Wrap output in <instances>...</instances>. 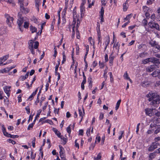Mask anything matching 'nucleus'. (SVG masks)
I'll return each mask as SVG.
<instances>
[{
  "instance_id": "5701e85b",
  "label": "nucleus",
  "mask_w": 160,
  "mask_h": 160,
  "mask_svg": "<svg viewBox=\"0 0 160 160\" xmlns=\"http://www.w3.org/2000/svg\"><path fill=\"white\" fill-rule=\"evenodd\" d=\"M2 131L3 134L5 136H7L8 135V133L6 132L5 128L3 125L2 126Z\"/></svg>"
},
{
  "instance_id": "6ab92c4d",
  "label": "nucleus",
  "mask_w": 160,
  "mask_h": 160,
  "mask_svg": "<svg viewBox=\"0 0 160 160\" xmlns=\"http://www.w3.org/2000/svg\"><path fill=\"white\" fill-rule=\"evenodd\" d=\"M123 10L124 11H126L127 10L128 8V3L126 2L125 3L123 4Z\"/></svg>"
},
{
  "instance_id": "bb28decb",
  "label": "nucleus",
  "mask_w": 160,
  "mask_h": 160,
  "mask_svg": "<svg viewBox=\"0 0 160 160\" xmlns=\"http://www.w3.org/2000/svg\"><path fill=\"white\" fill-rule=\"evenodd\" d=\"M154 147V149H156L158 148V146L159 145V143L158 142H153L152 145Z\"/></svg>"
},
{
  "instance_id": "dca6fc26",
  "label": "nucleus",
  "mask_w": 160,
  "mask_h": 160,
  "mask_svg": "<svg viewBox=\"0 0 160 160\" xmlns=\"http://www.w3.org/2000/svg\"><path fill=\"white\" fill-rule=\"evenodd\" d=\"M124 78V79L127 80H129L130 81L132 82V80L130 79L129 77L128 76V73L127 72H126L125 73H124V75H123Z\"/></svg>"
},
{
  "instance_id": "c756f323",
  "label": "nucleus",
  "mask_w": 160,
  "mask_h": 160,
  "mask_svg": "<svg viewBox=\"0 0 160 160\" xmlns=\"http://www.w3.org/2000/svg\"><path fill=\"white\" fill-rule=\"evenodd\" d=\"M24 27L25 28H28L29 27V23L27 22V19L24 22Z\"/></svg>"
},
{
  "instance_id": "7c9ffc66",
  "label": "nucleus",
  "mask_w": 160,
  "mask_h": 160,
  "mask_svg": "<svg viewBox=\"0 0 160 160\" xmlns=\"http://www.w3.org/2000/svg\"><path fill=\"white\" fill-rule=\"evenodd\" d=\"M33 45V48L34 49H37L38 48L39 46L38 42V41H36L35 42H34Z\"/></svg>"
},
{
  "instance_id": "2f4dec72",
  "label": "nucleus",
  "mask_w": 160,
  "mask_h": 160,
  "mask_svg": "<svg viewBox=\"0 0 160 160\" xmlns=\"http://www.w3.org/2000/svg\"><path fill=\"white\" fill-rule=\"evenodd\" d=\"M63 141V143L64 144H65L67 142V139L63 137L62 136H61L60 138Z\"/></svg>"
},
{
  "instance_id": "0e129e2a",
  "label": "nucleus",
  "mask_w": 160,
  "mask_h": 160,
  "mask_svg": "<svg viewBox=\"0 0 160 160\" xmlns=\"http://www.w3.org/2000/svg\"><path fill=\"white\" fill-rule=\"evenodd\" d=\"M153 63H157L159 62V59L153 57Z\"/></svg>"
},
{
  "instance_id": "6e6552de",
  "label": "nucleus",
  "mask_w": 160,
  "mask_h": 160,
  "mask_svg": "<svg viewBox=\"0 0 160 160\" xmlns=\"http://www.w3.org/2000/svg\"><path fill=\"white\" fill-rule=\"evenodd\" d=\"M152 109L150 108H146L145 109V113L147 115L151 117L153 115Z\"/></svg>"
},
{
  "instance_id": "2eb2a0df",
  "label": "nucleus",
  "mask_w": 160,
  "mask_h": 160,
  "mask_svg": "<svg viewBox=\"0 0 160 160\" xmlns=\"http://www.w3.org/2000/svg\"><path fill=\"white\" fill-rule=\"evenodd\" d=\"M34 43V41L32 40H30L28 42V48H33V44Z\"/></svg>"
},
{
  "instance_id": "f257e3e1",
  "label": "nucleus",
  "mask_w": 160,
  "mask_h": 160,
  "mask_svg": "<svg viewBox=\"0 0 160 160\" xmlns=\"http://www.w3.org/2000/svg\"><path fill=\"white\" fill-rule=\"evenodd\" d=\"M146 96L149 98L148 101L151 102L150 103V105H154L159 103V96L156 93L151 92Z\"/></svg>"
},
{
  "instance_id": "4d7b16f0",
  "label": "nucleus",
  "mask_w": 160,
  "mask_h": 160,
  "mask_svg": "<svg viewBox=\"0 0 160 160\" xmlns=\"http://www.w3.org/2000/svg\"><path fill=\"white\" fill-rule=\"evenodd\" d=\"M39 93H38L37 95L36 101L35 102V103L37 105V103L39 102Z\"/></svg>"
},
{
  "instance_id": "0eeeda50",
  "label": "nucleus",
  "mask_w": 160,
  "mask_h": 160,
  "mask_svg": "<svg viewBox=\"0 0 160 160\" xmlns=\"http://www.w3.org/2000/svg\"><path fill=\"white\" fill-rule=\"evenodd\" d=\"M11 86H6L4 87L3 89L4 92L7 94V96L9 97L10 96V92Z\"/></svg>"
},
{
  "instance_id": "680f3d73",
  "label": "nucleus",
  "mask_w": 160,
  "mask_h": 160,
  "mask_svg": "<svg viewBox=\"0 0 160 160\" xmlns=\"http://www.w3.org/2000/svg\"><path fill=\"white\" fill-rule=\"evenodd\" d=\"M95 2L94 1H93L91 3H89L88 8H90L92 7V6H93L94 5Z\"/></svg>"
},
{
  "instance_id": "bf43d9fd",
  "label": "nucleus",
  "mask_w": 160,
  "mask_h": 160,
  "mask_svg": "<svg viewBox=\"0 0 160 160\" xmlns=\"http://www.w3.org/2000/svg\"><path fill=\"white\" fill-rule=\"evenodd\" d=\"M144 47H146V45L144 44H141L140 45H139L138 46V48L139 49H140L142 48H143Z\"/></svg>"
},
{
  "instance_id": "c03bdc74",
  "label": "nucleus",
  "mask_w": 160,
  "mask_h": 160,
  "mask_svg": "<svg viewBox=\"0 0 160 160\" xmlns=\"http://www.w3.org/2000/svg\"><path fill=\"white\" fill-rule=\"evenodd\" d=\"M84 10V6L80 5V11L81 13V14H82L83 11Z\"/></svg>"
},
{
  "instance_id": "1a4fd4ad",
  "label": "nucleus",
  "mask_w": 160,
  "mask_h": 160,
  "mask_svg": "<svg viewBox=\"0 0 160 160\" xmlns=\"http://www.w3.org/2000/svg\"><path fill=\"white\" fill-rule=\"evenodd\" d=\"M152 75L153 77H158L160 79V72L158 70L154 71L152 73Z\"/></svg>"
},
{
  "instance_id": "9b49d317",
  "label": "nucleus",
  "mask_w": 160,
  "mask_h": 160,
  "mask_svg": "<svg viewBox=\"0 0 160 160\" xmlns=\"http://www.w3.org/2000/svg\"><path fill=\"white\" fill-rule=\"evenodd\" d=\"M8 58V56L5 55L3 58H0V65H1L3 62L6 61Z\"/></svg>"
},
{
  "instance_id": "423d86ee",
  "label": "nucleus",
  "mask_w": 160,
  "mask_h": 160,
  "mask_svg": "<svg viewBox=\"0 0 160 160\" xmlns=\"http://www.w3.org/2000/svg\"><path fill=\"white\" fill-rule=\"evenodd\" d=\"M29 11V10L27 8H25L22 6V5L20 6V14L22 15V14H26L28 13Z\"/></svg>"
},
{
  "instance_id": "cd10ccee",
  "label": "nucleus",
  "mask_w": 160,
  "mask_h": 160,
  "mask_svg": "<svg viewBox=\"0 0 160 160\" xmlns=\"http://www.w3.org/2000/svg\"><path fill=\"white\" fill-rule=\"evenodd\" d=\"M148 54V53L147 52H144L140 54L139 57L141 58H143L145 57Z\"/></svg>"
},
{
  "instance_id": "49530a36",
  "label": "nucleus",
  "mask_w": 160,
  "mask_h": 160,
  "mask_svg": "<svg viewBox=\"0 0 160 160\" xmlns=\"http://www.w3.org/2000/svg\"><path fill=\"white\" fill-rule=\"evenodd\" d=\"M142 24L144 26H146L147 25L148 21L146 19H144L142 22Z\"/></svg>"
},
{
  "instance_id": "a211bd4d",
  "label": "nucleus",
  "mask_w": 160,
  "mask_h": 160,
  "mask_svg": "<svg viewBox=\"0 0 160 160\" xmlns=\"http://www.w3.org/2000/svg\"><path fill=\"white\" fill-rule=\"evenodd\" d=\"M52 129L53 131L56 134L59 138H60L61 133L56 128H53Z\"/></svg>"
},
{
  "instance_id": "a878e982",
  "label": "nucleus",
  "mask_w": 160,
  "mask_h": 160,
  "mask_svg": "<svg viewBox=\"0 0 160 160\" xmlns=\"http://www.w3.org/2000/svg\"><path fill=\"white\" fill-rule=\"evenodd\" d=\"M97 34H101L100 30V25L99 22H97Z\"/></svg>"
},
{
  "instance_id": "37998d69",
  "label": "nucleus",
  "mask_w": 160,
  "mask_h": 160,
  "mask_svg": "<svg viewBox=\"0 0 160 160\" xmlns=\"http://www.w3.org/2000/svg\"><path fill=\"white\" fill-rule=\"evenodd\" d=\"M149 62V61H148V58H147L143 60H142V63L144 64H147Z\"/></svg>"
},
{
  "instance_id": "9d476101",
  "label": "nucleus",
  "mask_w": 160,
  "mask_h": 160,
  "mask_svg": "<svg viewBox=\"0 0 160 160\" xmlns=\"http://www.w3.org/2000/svg\"><path fill=\"white\" fill-rule=\"evenodd\" d=\"M18 2L20 3V6H21L22 5V6H24V3L25 5L26 6H27L28 4V0H18Z\"/></svg>"
},
{
  "instance_id": "b1692460",
  "label": "nucleus",
  "mask_w": 160,
  "mask_h": 160,
  "mask_svg": "<svg viewBox=\"0 0 160 160\" xmlns=\"http://www.w3.org/2000/svg\"><path fill=\"white\" fill-rule=\"evenodd\" d=\"M114 58L113 56H110L109 58V62L110 64V66H112L113 64V61Z\"/></svg>"
},
{
  "instance_id": "09e8293b",
  "label": "nucleus",
  "mask_w": 160,
  "mask_h": 160,
  "mask_svg": "<svg viewBox=\"0 0 160 160\" xmlns=\"http://www.w3.org/2000/svg\"><path fill=\"white\" fill-rule=\"evenodd\" d=\"M55 74L56 75H58V81L60 79V75L59 73L57 71H55Z\"/></svg>"
},
{
  "instance_id": "13d9d810",
  "label": "nucleus",
  "mask_w": 160,
  "mask_h": 160,
  "mask_svg": "<svg viewBox=\"0 0 160 160\" xmlns=\"http://www.w3.org/2000/svg\"><path fill=\"white\" fill-rule=\"evenodd\" d=\"M104 117V114L102 112L100 113V116H99V119L100 120H102L103 119Z\"/></svg>"
},
{
  "instance_id": "ddd939ff",
  "label": "nucleus",
  "mask_w": 160,
  "mask_h": 160,
  "mask_svg": "<svg viewBox=\"0 0 160 160\" xmlns=\"http://www.w3.org/2000/svg\"><path fill=\"white\" fill-rule=\"evenodd\" d=\"M156 152H155L150 154L149 157V160H152L156 156Z\"/></svg>"
},
{
  "instance_id": "393cba45",
  "label": "nucleus",
  "mask_w": 160,
  "mask_h": 160,
  "mask_svg": "<svg viewBox=\"0 0 160 160\" xmlns=\"http://www.w3.org/2000/svg\"><path fill=\"white\" fill-rule=\"evenodd\" d=\"M121 101V99H119L117 102L116 104V106L115 107V110H117L118 109Z\"/></svg>"
},
{
  "instance_id": "69168bd1",
  "label": "nucleus",
  "mask_w": 160,
  "mask_h": 160,
  "mask_svg": "<svg viewBox=\"0 0 160 160\" xmlns=\"http://www.w3.org/2000/svg\"><path fill=\"white\" fill-rule=\"evenodd\" d=\"M88 82L89 83V84L90 85L91 84H92V78L91 77H90L88 78Z\"/></svg>"
},
{
  "instance_id": "052dcab7",
  "label": "nucleus",
  "mask_w": 160,
  "mask_h": 160,
  "mask_svg": "<svg viewBox=\"0 0 160 160\" xmlns=\"http://www.w3.org/2000/svg\"><path fill=\"white\" fill-rule=\"evenodd\" d=\"M153 70V68H152V66H151L149 68H148L147 69V71L148 72H151Z\"/></svg>"
},
{
  "instance_id": "e433bc0d",
  "label": "nucleus",
  "mask_w": 160,
  "mask_h": 160,
  "mask_svg": "<svg viewBox=\"0 0 160 160\" xmlns=\"http://www.w3.org/2000/svg\"><path fill=\"white\" fill-rule=\"evenodd\" d=\"M107 69L108 68H107L104 71V73L103 76L105 78V80H106L107 77V76L106 75V74L107 73Z\"/></svg>"
},
{
  "instance_id": "4468645a",
  "label": "nucleus",
  "mask_w": 160,
  "mask_h": 160,
  "mask_svg": "<svg viewBox=\"0 0 160 160\" xmlns=\"http://www.w3.org/2000/svg\"><path fill=\"white\" fill-rule=\"evenodd\" d=\"M40 0H35V7L38 12L39 11V7L40 5Z\"/></svg>"
},
{
  "instance_id": "c85d7f7f",
  "label": "nucleus",
  "mask_w": 160,
  "mask_h": 160,
  "mask_svg": "<svg viewBox=\"0 0 160 160\" xmlns=\"http://www.w3.org/2000/svg\"><path fill=\"white\" fill-rule=\"evenodd\" d=\"M30 28L31 31L32 33L37 31V28L34 27H33L32 26H31L30 27Z\"/></svg>"
},
{
  "instance_id": "864d4df0",
  "label": "nucleus",
  "mask_w": 160,
  "mask_h": 160,
  "mask_svg": "<svg viewBox=\"0 0 160 160\" xmlns=\"http://www.w3.org/2000/svg\"><path fill=\"white\" fill-rule=\"evenodd\" d=\"M109 75L110 78V81L112 82L113 81V76L111 72H109Z\"/></svg>"
},
{
  "instance_id": "603ef678",
  "label": "nucleus",
  "mask_w": 160,
  "mask_h": 160,
  "mask_svg": "<svg viewBox=\"0 0 160 160\" xmlns=\"http://www.w3.org/2000/svg\"><path fill=\"white\" fill-rule=\"evenodd\" d=\"M35 140L36 138H34L32 141V146L33 148H34L35 147Z\"/></svg>"
},
{
  "instance_id": "6e6d98bb",
  "label": "nucleus",
  "mask_w": 160,
  "mask_h": 160,
  "mask_svg": "<svg viewBox=\"0 0 160 160\" xmlns=\"http://www.w3.org/2000/svg\"><path fill=\"white\" fill-rule=\"evenodd\" d=\"M70 125H69V126H68L67 128V132L69 133H70L71 132V129L70 128Z\"/></svg>"
},
{
  "instance_id": "f03ea898",
  "label": "nucleus",
  "mask_w": 160,
  "mask_h": 160,
  "mask_svg": "<svg viewBox=\"0 0 160 160\" xmlns=\"http://www.w3.org/2000/svg\"><path fill=\"white\" fill-rule=\"evenodd\" d=\"M18 19L17 22L18 24L19 28L20 30L22 32L23 28L22 26V23L25 22L27 18L26 17H23L22 15L20 14V12H18Z\"/></svg>"
},
{
  "instance_id": "a19ab883",
  "label": "nucleus",
  "mask_w": 160,
  "mask_h": 160,
  "mask_svg": "<svg viewBox=\"0 0 160 160\" xmlns=\"http://www.w3.org/2000/svg\"><path fill=\"white\" fill-rule=\"evenodd\" d=\"M42 112V110L41 109L39 110L38 111V113L37 114V115L35 117V119H37L39 117V115Z\"/></svg>"
},
{
  "instance_id": "8fccbe9b",
  "label": "nucleus",
  "mask_w": 160,
  "mask_h": 160,
  "mask_svg": "<svg viewBox=\"0 0 160 160\" xmlns=\"http://www.w3.org/2000/svg\"><path fill=\"white\" fill-rule=\"evenodd\" d=\"M153 146L152 145H151L148 148V150L149 152H151L153 151L155 149H154Z\"/></svg>"
},
{
  "instance_id": "de8ad7c7",
  "label": "nucleus",
  "mask_w": 160,
  "mask_h": 160,
  "mask_svg": "<svg viewBox=\"0 0 160 160\" xmlns=\"http://www.w3.org/2000/svg\"><path fill=\"white\" fill-rule=\"evenodd\" d=\"M34 124V123H32L31 124H30L28 127V129L30 130L31 128H32Z\"/></svg>"
},
{
  "instance_id": "f3484780",
  "label": "nucleus",
  "mask_w": 160,
  "mask_h": 160,
  "mask_svg": "<svg viewBox=\"0 0 160 160\" xmlns=\"http://www.w3.org/2000/svg\"><path fill=\"white\" fill-rule=\"evenodd\" d=\"M1 2L5 1L8 3L11 4L12 3L13 6L15 5V3L14 2L13 0H0Z\"/></svg>"
},
{
  "instance_id": "4c0bfd02",
  "label": "nucleus",
  "mask_w": 160,
  "mask_h": 160,
  "mask_svg": "<svg viewBox=\"0 0 160 160\" xmlns=\"http://www.w3.org/2000/svg\"><path fill=\"white\" fill-rule=\"evenodd\" d=\"M101 154L100 153H99L96 158H94V160H99L101 158Z\"/></svg>"
},
{
  "instance_id": "aec40b11",
  "label": "nucleus",
  "mask_w": 160,
  "mask_h": 160,
  "mask_svg": "<svg viewBox=\"0 0 160 160\" xmlns=\"http://www.w3.org/2000/svg\"><path fill=\"white\" fill-rule=\"evenodd\" d=\"M62 54L63 60L62 61V64L64 63V62L66 61V60L65 51L63 52Z\"/></svg>"
},
{
  "instance_id": "5fc2aeb1",
  "label": "nucleus",
  "mask_w": 160,
  "mask_h": 160,
  "mask_svg": "<svg viewBox=\"0 0 160 160\" xmlns=\"http://www.w3.org/2000/svg\"><path fill=\"white\" fill-rule=\"evenodd\" d=\"M25 110L27 111V113L29 114L30 113V108L29 106H27L25 108Z\"/></svg>"
},
{
  "instance_id": "79ce46f5",
  "label": "nucleus",
  "mask_w": 160,
  "mask_h": 160,
  "mask_svg": "<svg viewBox=\"0 0 160 160\" xmlns=\"http://www.w3.org/2000/svg\"><path fill=\"white\" fill-rule=\"evenodd\" d=\"M79 112V116L82 117L80 121H81L82 119L83 118V113L81 109H78Z\"/></svg>"
},
{
  "instance_id": "a18cd8bd",
  "label": "nucleus",
  "mask_w": 160,
  "mask_h": 160,
  "mask_svg": "<svg viewBox=\"0 0 160 160\" xmlns=\"http://www.w3.org/2000/svg\"><path fill=\"white\" fill-rule=\"evenodd\" d=\"M86 81H83L81 83V88L82 90H84V84L86 83Z\"/></svg>"
},
{
  "instance_id": "72a5a7b5",
  "label": "nucleus",
  "mask_w": 160,
  "mask_h": 160,
  "mask_svg": "<svg viewBox=\"0 0 160 160\" xmlns=\"http://www.w3.org/2000/svg\"><path fill=\"white\" fill-rule=\"evenodd\" d=\"M149 8L148 7H146V6H143V9L144 11L145 12V14H147V12L148 11Z\"/></svg>"
},
{
  "instance_id": "774afa93",
  "label": "nucleus",
  "mask_w": 160,
  "mask_h": 160,
  "mask_svg": "<svg viewBox=\"0 0 160 160\" xmlns=\"http://www.w3.org/2000/svg\"><path fill=\"white\" fill-rule=\"evenodd\" d=\"M90 128L89 129H88L87 130V132H86L87 135L88 136H90Z\"/></svg>"
},
{
  "instance_id": "58836bf2",
  "label": "nucleus",
  "mask_w": 160,
  "mask_h": 160,
  "mask_svg": "<svg viewBox=\"0 0 160 160\" xmlns=\"http://www.w3.org/2000/svg\"><path fill=\"white\" fill-rule=\"evenodd\" d=\"M76 21H77V26L76 27V30H78V27L80 23V21L79 20V19H77V20H76Z\"/></svg>"
},
{
  "instance_id": "7ed1b4c3",
  "label": "nucleus",
  "mask_w": 160,
  "mask_h": 160,
  "mask_svg": "<svg viewBox=\"0 0 160 160\" xmlns=\"http://www.w3.org/2000/svg\"><path fill=\"white\" fill-rule=\"evenodd\" d=\"M73 21L72 22V35H74V34H75V31H74L75 24L76 23V18L77 17L76 10L75 9H74L73 10Z\"/></svg>"
},
{
  "instance_id": "338daca9",
  "label": "nucleus",
  "mask_w": 160,
  "mask_h": 160,
  "mask_svg": "<svg viewBox=\"0 0 160 160\" xmlns=\"http://www.w3.org/2000/svg\"><path fill=\"white\" fill-rule=\"evenodd\" d=\"M8 72L6 68H4L2 70H0V73H3L4 72L7 73Z\"/></svg>"
},
{
  "instance_id": "c9c22d12",
  "label": "nucleus",
  "mask_w": 160,
  "mask_h": 160,
  "mask_svg": "<svg viewBox=\"0 0 160 160\" xmlns=\"http://www.w3.org/2000/svg\"><path fill=\"white\" fill-rule=\"evenodd\" d=\"M98 44H99V43H101V44L102 42H101V34H98Z\"/></svg>"
},
{
  "instance_id": "4be33fe9",
  "label": "nucleus",
  "mask_w": 160,
  "mask_h": 160,
  "mask_svg": "<svg viewBox=\"0 0 160 160\" xmlns=\"http://www.w3.org/2000/svg\"><path fill=\"white\" fill-rule=\"evenodd\" d=\"M149 44L152 47H155L158 44L155 41H152L149 42Z\"/></svg>"
},
{
  "instance_id": "20e7f679",
  "label": "nucleus",
  "mask_w": 160,
  "mask_h": 160,
  "mask_svg": "<svg viewBox=\"0 0 160 160\" xmlns=\"http://www.w3.org/2000/svg\"><path fill=\"white\" fill-rule=\"evenodd\" d=\"M148 25L151 28H155L158 30H160V28L159 25L157 23L154 22L152 21L149 22Z\"/></svg>"
},
{
  "instance_id": "3c124183",
  "label": "nucleus",
  "mask_w": 160,
  "mask_h": 160,
  "mask_svg": "<svg viewBox=\"0 0 160 160\" xmlns=\"http://www.w3.org/2000/svg\"><path fill=\"white\" fill-rule=\"evenodd\" d=\"M97 63L96 61H94L93 62L92 64L91 65V67L93 68H94L97 65Z\"/></svg>"
},
{
  "instance_id": "39448f33",
  "label": "nucleus",
  "mask_w": 160,
  "mask_h": 160,
  "mask_svg": "<svg viewBox=\"0 0 160 160\" xmlns=\"http://www.w3.org/2000/svg\"><path fill=\"white\" fill-rule=\"evenodd\" d=\"M5 16L6 19L7 23L9 26H12V24L13 23V18L12 17L10 16L8 14H5Z\"/></svg>"
},
{
  "instance_id": "f8f14e48",
  "label": "nucleus",
  "mask_w": 160,
  "mask_h": 160,
  "mask_svg": "<svg viewBox=\"0 0 160 160\" xmlns=\"http://www.w3.org/2000/svg\"><path fill=\"white\" fill-rule=\"evenodd\" d=\"M38 90V88H37L35 91L34 92H33L32 93V94L28 98V99L30 100V101H31L33 98L34 96H35L37 94Z\"/></svg>"
},
{
  "instance_id": "473e14b6",
  "label": "nucleus",
  "mask_w": 160,
  "mask_h": 160,
  "mask_svg": "<svg viewBox=\"0 0 160 160\" xmlns=\"http://www.w3.org/2000/svg\"><path fill=\"white\" fill-rule=\"evenodd\" d=\"M6 136L8 137H10L12 138H17L18 137V135H12L10 134H8Z\"/></svg>"
},
{
  "instance_id": "f704fd0d",
  "label": "nucleus",
  "mask_w": 160,
  "mask_h": 160,
  "mask_svg": "<svg viewBox=\"0 0 160 160\" xmlns=\"http://www.w3.org/2000/svg\"><path fill=\"white\" fill-rule=\"evenodd\" d=\"M119 46L118 45V42L117 43H115L113 45V48H115L116 49H117L118 51H119Z\"/></svg>"
},
{
  "instance_id": "e2e57ef3",
  "label": "nucleus",
  "mask_w": 160,
  "mask_h": 160,
  "mask_svg": "<svg viewBox=\"0 0 160 160\" xmlns=\"http://www.w3.org/2000/svg\"><path fill=\"white\" fill-rule=\"evenodd\" d=\"M8 140L9 142L12 143L13 144H14L16 143L15 141H13L11 139H8Z\"/></svg>"
},
{
  "instance_id": "412c9836",
  "label": "nucleus",
  "mask_w": 160,
  "mask_h": 160,
  "mask_svg": "<svg viewBox=\"0 0 160 160\" xmlns=\"http://www.w3.org/2000/svg\"><path fill=\"white\" fill-rule=\"evenodd\" d=\"M106 40L105 42V44L106 46H107L110 42V38L109 36L107 37H106Z\"/></svg>"
},
{
  "instance_id": "ea45409f",
  "label": "nucleus",
  "mask_w": 160,
  "mask_h": 160,
  "mask_svg": "<svg viewBox=\"0 0 160 160\" xmlns=\"http://www.w3.org/2000/svg\"><path fill=\"white\" fill-rule=\"evenodd\" d=\"M100 13V16H103L104 13V9L103 7H101Z\"/></svg>"
}]
</instances>
